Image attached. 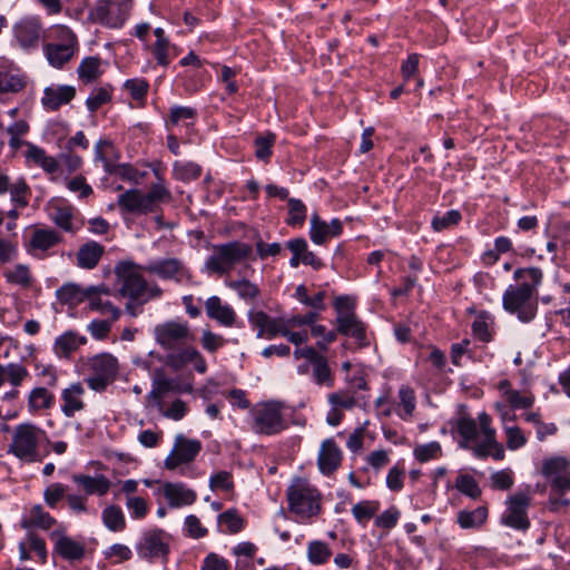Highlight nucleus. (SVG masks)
I'll use <instances>...</instances> for the list:
<instances>
[{"label": "nucleus", "instance_id": "1", "mask_svg": "<svg viewBox=\"0 0 570 570\" xmlns=\"http://www.w3.org/2000/svg\"><path fill=\"white\" fill-rule=\"evenodd\" d=\"M492 419L485 412L478 415V421L468 415H461L456 420V431L461 436L460 448L472 451L478 459L492 456L494 460H503L504 448L497 440L495 429L491 426Z\"/></svg>", "mask_w": 570, "mask_h": 570}, {"label": "nucleus", "instance_id": "2", "mask_svg": "<svg viewBox=\"0 0 570 570\" xmlns=\"http://www.w3.org/2000/svg\"><path fill=\"white\" fill-rule=\"evenodd\" d=\"M140 271L141 267L131 262H121L115 267V275L119 286L118 295L144 305L159 298L163 289L157 284H148Z\"/></svg>", "mask_w": 570, "mask_h": 570}, {"label": "nucleus", "instance_id": "3", "mask_svg": "<svg viewBox=\"0 0 570 570\" xmlns=\"http://www.w3.org/2000/svg\"><path fill=\"white\" fill-rule=\"evenodd\" d=\"M171 200L170 190L163 184L151 185L147 193L128 189L119 195L117 204L124 213L149 214L158 210L159 205Z\"/></svg>", "mask_w": 570, "mask_h": 570}, {"label": "nucleus", "instance_id": "4", "mask_svg": "<svg viewBox=\"0 0 570 570\" xmlns=\"http://www.w3.org/2000/svg\"><path fill=\"white\" fill-rule=\"evenodd\" d=\"M45 436L46 432L39 426L32 423H21L12 432L8 453L27 463L40 462L42 456L39 445Z\"/></svg>", "mask_w": 570, "mask_h": 570}, {"label": "nucleus", "instance_id": "5", "mask_svg": "<svg viewBox=\"0 0 570 570\" xmlns=\"http://www.w3.org/2000/svg\"><path fill=\"white\" fill-rule=\"evenodd\" d=\"M289 511L307 519L320 513L321 494L304 479H295L286 491Z\"/></svg>", "mask_w": 570, "mask_h": 570}, {"label": "nucleus", "instance_id": "6", "mask_svg": "<svg viewBox=\"0 0 570 570\" xmlns=\"http://www.w3.org/2000/svg\"><path fill=\"white\" fill-rule=\"evenodd\" d=\"M253 252L249 244L230 242L214 247L213 254L205 262V269L208 274L225 275L236 264L247 258Z\"/></svg>", "mask_w": 570, "mask_h": 570}, {"label": "nucleus", "instance_id": "7", "mask_svg": "<svg viewBox=\"0 0 570 570\" xmlns=\"http://www.w3.org/2000/svg\"><path fill=\"white\" fill-rule=\"evenodd\" d=\"M252 430L257 434L275 435L287 429L284 404L278 401L257 403L250 410Z\"/></svg>", "mask_w": 570, "mask_h": 570}, {"label": "nucleus", "instance_id": "8", "mask_svg": "<svg viewBox=\"0 0 570 570\" xmlns=\"http://www.w3.org/2000/svg\"><path fill=\"white\" fill-rule=\"evenodd\" d=\"M89 368L92 372L86 379L87 385L95 392H104L115 381L119 364L115 356L102 353L89 360Z\"/></svg>", "mask_w": 570, "mask_h": 570}, {"label": "nucleus", "instance_id": "9", "mask_svg": "<svg viewBox=\"0 0 570 570\" xmlns=\"http://www.w3.org/2000/svg\"><path fill=\"white\" fill-rule=\"evenodd\" d=\"M154 337L161 348L171 353L191 341L194 335L187 322L170 320L155 326Z\"/></svg>", "mask_w": 570, "mask_h": 570}, {"label": "nucleus", "instance_id": "10", "mask_svg": "<svg viewBox=\"0 0 570 570\" xmlns=\"http://www.w3.org/2000/svg\"><path fill=\"white\" fill-rule=\"evenodd\" d=\"M132 6V0H98L90 11L92 21L108 28H120Z\"/></svg>", "mask_w": 570, "mask_h": 570}, {"label": "nucleus", "instance_id": "11", "mask_svg": "<svg viewBox=\"0 0 570 570\" xmlns=\"http://www.w3.org/2000/svg\"><path fill=\"white\" fill-rule=\"evenodd\" d=\"M534 295L527 286L510 285L503 294V307L505 311L517 314L522 322H529L534 317L537 311Z\"/></svg>", "mask_w": 570, "mask_h": 570}, {"label": "nucleus", "instance_id": "12", "mask_svg": "<svg viewBox=\"0 0 570 570\" xmlns=\"http://www.w3.org/2000/svg\"><path fill=\"white\" fill-rule=\"evenodd\" d=\"M142 269L163 281H173L176 284H189L193 279L191 271L178 257H165L153 261Z\"/></svg>", "mask_w": 570, "mask_h": 570}, {"label": "nucleus", "instance_id": "13", "mask_svg": "<svg viewBox=\"0 0 570 570\" xmlns=\"http://www.w3.org/2000/svg\"><path fill=\"white\" fill-rule=\"evenodd\" d=\"M531 504L529 490L519 491L507 500V510L501 518V522L510 528L525 531L530 527L528 518V508Z\"/></svg>", "mask_w": 570, "mask_h": 570}, {"label": "nucleus", "instance_id": "14", "mask_svg": "<svg viewBox=\"0 0 570 570\" xmlns=\"http://www.w3.org/2000/svg\"><path fill=\"white\" fill-rule=\"evenodd\" d=\"M202 450V443L195 439H187L183 434L175 438L174 446L165 459L164 466L167 470H175L181 464H187L195 460Z\"/></svg>", "mask_w": 570, "mask_h": 570}, {"label": "nucleus", "instance_id": "15", "mask_svg": "<svg viewBox=\"0 0 570 570\" xmlns=\"http://www.w3.org/2000/svg\"><path fill=\"white\" fill-rule=\"evenodd\" d=\"M138 556L144 559H166L169 547L166 541V534L161 530H151L144 533L137 544Z\"/></svg>", "mask_w": 570, "mask_h": 570}, {"label": "nucleus", "instance_id": "16", "mask_svg": "<svg viewBox=\"0 0 570 570\" xmlns=\"http://www.w3.org/2000/svg\"><path fill=\"white\" fill-rule=\"evenodd\" d=\"M166 364L174 370H180L187 364H193L195 370L204 374L207 364L203 355L193 346H179L166 356Z\"/></svg>", "mask_w": 570, "mask_h": 570}, {"label": "nucleus", "instance_id": "17", "mask_svg": "<svg viewBox=\"0 0 570 570\" xmlns=\"http://www.w3.org/2000/svg\"><path fill=\"white\" fill-rule=\"evenodd\" d=\"M309 372L315 384L327 389L334 386V375L324 355L317 353L309 363H303L297 366V373L301 375H306Z\"/></svg>", "mask_w": 570, "mask_h": 570}, {"label": "nucleus", "instance_id": "18", "mask_svg": "<svg viewBox=\"0 0 570 570\" xmlns=\"http://www.w3.org/2000/svg\"><path fill=\"white\" fill-rule=\"evenodd\" d=\"M250 324L258 328L257 337L273 338L284 332V317L273 318L263 311L249 312Z\"/></svg>", "mask_w": 570, "mask_h": 570}, {"label": "nucleus", "instance_id": "19", "mask_svg": "<svg viewBox=\"0 0 570 570\" xmlns=\"http://www.w3.org/2000/svg\"><path fill=\"white\" fill-rule=\"evenodd\" d=\"M41 23L38 18H26L19 21L14 28V37L23 49L36 48L41 36Z\"/></svg>", "mask_w": 570, "mask_h": 570}, {"label": "nucleus", "instance_id": "20", "mask_svg": "<svg viewBox=\"0 0 570 570\" xmlns=\"http://www.w3.org/2000/svg\"><path fill=\"white\" fill-rule=\"evenodd\" d=\"M191 392V386L181 387L173 377L165 374L164 370L158 368L153 374V389L148 393V399L160 402L167 393Z\"/></svg>", "mask_w": 570, "mask_h": 570}, {"label": "nucleus", "instance_id": "21", "mask_svg": "<svg viewBox=\"0 0 570 570\" xmlns=\"http://www.w3.org/2000/svg\"><path fill=\"white\" fill-rule=\"evenodd\" d=\"M205 311L210 320L216 321L222 326L233 327L236 323L237 315L234 308L216 295L206 299Z\"/></svg>", "mask_w": 570, "mask_h": 570}, {"label": "nucleus", "instance_id": "22", "mask_svg": "<svg viewBox=\"0 0 570 570\" xmlns=\"http://www.w3.org/2000/svg\"><path fill=\"white\" fill-rule=\"evenodd\" d=\"M341 461L342 452L334 440L327 439L323 441L317 458L320 471L323 474L330 475L340 466Z\"/></svg>", "mask_w": 570, "mask_h": 570}, {"label": "nucleus", "instance_id": "23", "mask_svg": "<svg viewBox=\"0 0 570 570\" xmlns=\"http://www.w3.org/2000/svg\"><path fill=\"white\" fill-rule=\"evenodd\" d=\"M163 494L171 508L193 504L197 494L184 483L166 482L163 485Z\"/></svg>", "mask_w": 570, "mask_h": 570}, {"label": "nucleus", "instance_id": "24", "mask_svg": "<svg viewBox=\"0 0 570 570\" xmlns=\"http://www.w3.org/2000/svg\"><path fill=\"white\" fill-rule=\"evenodd\" d=\"M337 332L356 340L360 346L365 345V325L352 312L340 313L336 318Z\"/></svg>", "mask_w": 570, "mask_h": 570}, {"label": "nucleus", "instance_id": "25", "mask_svg": "<svg viewBox=\"0 0 570 570\" xmlns=\"http://www.w3.org/2000/svg\"><path fill=\"white\" fill-rule=\"evenodd\" d=\"M76 96L72 86L47 87L41 99L42 106L48 110H57L62 105L70 102Z\"/></svg>", "mask_w": 570, "mask_h": 570}, {"label": "nucleus", "instance_id": "26", "mask_svg": "<svg viewBox=\"0 0 570 570\" xmlns=\"http://www.w3.org/2000/svg\"><path fill=\"white\" fill-rule=\"evenodd\" d=\"M87 343V338L75 331H67L59 335L53 343V352L60 358H69L81 345Z\"/></svg>", "mask_w": 570, "mask_h": 570}, {"label": "nucleus", "instance_id": "27", "mask_svg": "<svg viewBox=\"0 0 570 570\" xmlns=\"http://www.w3.org/2000/svg\"><path fill=\"white\" fill-rule=\"evenodd\" d=\"M71 480L79 485L86 495L97 494L102 497L107 494L111 485V482L102 474L97 476L72 474Z\"/></svg>", "mask_w": 570, "mask_h": 570}, {"label": "nucleus", "instance_id": "28", "mask_svg": "<svg viewBox=\"0 0 570 570\" xmlns=\"http://www.w3.org/2000/svg\"><path fill=\"white\" fill-rule=\"evenodd\" d=\"M83 393L85 389L79 382L71 384L62 391L61 400L63 404L61 411L67 417H72L76 412L85 407V403L81 400Z\"/></svg>", "mask_w": 570, "mask_h": 570}, {"label": "nucleus", "instance_id": "29", "mask_svg": "<svg viewBox=\"0 0 570 570\" xmlns=\"http://www.w3.org/2000/svg\"><path fill=\"white\" fill-rule=\"evenodd\" d=\"M105 247L97 242H87L77 252V265L83 269H92L100 262Z\"/></svg>", "mask_w": 570, "mask_h": 570}, {"label": "nucleus", "instance_id": "30", "mask_svg": "<svg viewBox=\"0 0 570 570\" xmlns=\"http://www.w3.org/2000/svg\"><path fill=\"white\" fill-rule=\"evenodd\" d=\"M85 546L70 537L60 535L55 543L53 552L62 559L73 562L85 557Z\"/></svg>", "mask_w": 570, "mask_h": 570}, {"label": "nucleus", "instance_id": "31", "mask_svg": "<svg viewBox=\"0 0 570 570\" xmlns=\"http://www.w3.org/2000/svg\"><path fill=\"white\" fill-rule=\"evenodd\" d=\"M26 158L28 161L40 166L48 174H55L58 170V161L55 157L48 156L45 149L33 145L32 142H26Z\"/></svg>", "mask_w": 570, "mask_h": 570}, {"label": "nucleus", "instance_id": "32", "mask_svg": "<svg viewBox=\"0 0 570 570\" xmlns=\"http://www.w3.org/2000/svg\"><path fill=\"white\" fill-rule=\"evenodd\" d=\"M29 376L27 367L20 363L0 364V387L9 382L13 387L20 386Z\"/></svg>", "mask_w": 570, "mask_h": 570}, {"label": "nucleus", "instance_id": "33", "mask_svg": "<svg viewBox=\"0 0 570 570\" xmlns=\"http://www.w3.org/2000/svg\"><path fill=\"white\" fill-rule=\"evenodd\" d=\"M57 298L61 304L76 306L88 299V287L69 283L57 289Z\"/></svg>", "mask_w": 570, "mask_h": 570}, {"label": "nucleus", "instance_id": "34", "mask_svg": "<svg viewBox=\"0 0 570 570\" xmlns=\"http://www.w3.org/2000/svg\"><path fill=\"white\" fill-rule=\"evenodd\" d=\"M75 53V47L71 43H50L46 47V56L51 66L61 68Z\"/></svg>", "mask_w": 570, "mask_h": 570}, {"label": "nucleus", "instance_id": "35", "mask_svg": "<svg viewBox=\"0 0 570 570\" xmlns=\"http://www.w3.org/2000/svg\"><path fill=\"white\" fill-rule=\"evenodd\" d=\"M118 151L108 139H100L95 146V159L101 161L106 173L111 170L118 159Z\"/></svg>", "mask_w": 570, "mask_h": 570}, {"label": "nucleus", "instance_id": "36", "mask_svg": "<svg viewBox=\"0 0 570 570\" xmlns=\"http://www.w3.org/2000/svg\"><path fill=\"white\" fill-rule=\"evenodd\" d=\"M542 271L538 267L518 268L513 277L520 287H529L530 292L537 293V288L542 281Z\"/></svg>", "mask_w": 570, "mask_h": 570}, {"label": "nucleus", "instance_id": "37", "mask_svg": "<svg viewBox=\"0 0 570 570\" xmlns=\"http://www.w3.org/2000/svg\"><path fill=\"white\" fill-rule=\"evenodd\" d=\"M55 403V395L46 387H35L28 397L29 411L35 413L41 410L50 409Z\"/></svg>", "mask_w": 570, "mask_h": 570}, {"label": "nucleus", "instance_id": "38", "mask_svg": "<svg viewBox=\"0 0 570 570\" xmlns=\"http://www.w3.org/2000/svg\"><path fill=\"white\" fill-rule=\"evenodd\" d=\"M56 523V520L45 511L42 505L37 504L30 509L29 517L23 520L22 525L24 528H40L43 530L50 529Z\"/></svg>", "mask_w": 570, "mask_h": 570}, {"label": "nucleus", "instance_id": "39", "mask_svg": "<svg viewBox=\"0 0 570 570\" xmlns=\"http://www.w3.org/2000/svg\"><path fill=\"white\" fill-rule=\"evenodd\" d=\"M488 518V509L479 507L475 510H462L458 513V523L462 529L480 528Z\"/></svg>", "mask_w": 570, "mask_h": 570}, {"label": "nucleus", "instance_id": "40", "mask_svg": "<svg viewBox=\"0 0 570 570\" xmlns=\"http://www.w3.org/2000/svg\"><path fill=\"white\" fill-rule=\"evenodd\" d=\"M307 560L314 566L326 563L332 557V550L326 542L313 540L307 544Z\"/></svg>", "mask_w": 570, "mask_h": 570}, {"label": "nucleus", "instance_id": "41", "mask_svg": "<svg viewBox=\"0 0 570 570\" xmlns=\"http://www.w3.org/2000/svg\"><path fill=\"white\" fill-rule=\"evenodd\" d=\"M101 519L106 528L118 532L126 528V519L122 510L117 505H109L102 510Z\"/></svg>", "mask_w": 570, "mask_h": 570}, {"label": "nucleus", "instance_id": "42", "mask_svg": "<svg viewBox=\"0 0 570 570\" xmlns=\"http://www.w3.org/2000/svg\"><path fill=\"white\" fill-rule=\"evenodd\" d=\"M570 471V461L564 456H551L542 462V474L546 478H554Z\"/></svg>", "mask_w": 570, "mask_h": 570}, {"label": "nucleus", "instance_id": "43", "mask_svg": "<svg viewBox=\"0 0 570 570\" xmlns=\"http://www.w3.org/2000/svg\"><path fill=\"white\" fill-rule=\"evenodd\" d=\"M60 242V236L52 229H36L30 244L33 248L47 250Z\"/></svg>", "mask_w": 570, "mask_h": 570}, {"label": "nucleus", "instance_id": "44", "mask_svg": "<svg viewBox=\"0 0 570 570\" xmlns=\"http://www.w3.org/2000/svg\"><path fill=\"white\" fill-rule=\"evenodd\" d=\"M100 65L101 60L98 57L85 58L78 67L79 79L86 83L96 80L101 73Z\"/></svg>", "mask_w": 570, "mask_h": 570}, {"label": "nucleus", "instance_id": "45", "mask_svg": "<svg viewBox=\"0 0 570 570\" xmlns=\"http://www.w3.org/2000/svg\"><path fill=\"white\" fill-rule=\"evenodd\" d=\"M200 173V166L191 161H176L173 167L174 177L183 181L194 180L199 177Z\"/></svg>", "mask_w": 570, "mask_h": 570}, {"label": "nucleus", "instance_id": "46", "mask_svg": "<svg viewBox=\"0 0 570 570\" xmlns=\"http://www.w3.org/2000/svg\"><path fill=\"white\" fill-rule=\"evenodd\" d=\"M288 217L286 219L289 226H302L306 219L307 208L301 199L288 198Z\"/></svg>", "mask_w": 570, "mask_h": 570}, {"label": "nucleus", "instance_id": "47", "mask_svg": "<svg viewBox=\"0 0 570 570\" xmlns=\"http://www.w3.org/2000/svg\"><path fill=\"white\" fill-rule=\"evenodd\" d=\"M7 281L21 287H29L32 283V276L27 265L18 264L4 273Z\"/></svg>", "mask_w": 570, "mask_h": 570}, {"label": "nucleus", "instance_id": "48", "mask_svg": "<svg viewBox=\"0 0 570 570\" xmlns=\"http://www.w3.org/2000/svg\"><path fill=\"white\" fill-rule=\"evenodd\" d=\"M309 237L316 245H322L328 237H332L328 229V224L320 218L317 214L311 217Z\"/></svg>", "mask_w": 570, "mask_h": 570}, {"label": "nucleus", "instance_id": "49", "mask_svg": "<svg viewBox=\"0 0 570 570\" xmlns=\"http://www.w3.org/2000/svg\"><path fill=\"white\" fill-rule=\"evenodd\" d=\"M413 454L419 462L424 463L440 458L442 455V448L439 442L432 441L426 444L416 445L413 450Z\"/></svg>", "mask_w": 570, "mask_h": 570}, {"label": "nucleus", "instance_id": "50", "mask_svg": "<svg viewBox=\"0 0 570 570\" xmlns=\"http://www.w3.org/2000/svg\"><path fill=\"white\" fill-rule=\"evenodd\" d=\"M51 219L61 229L75 233L72 225V208L70 206H56L51 213Z\"/></svg>", "mask_w": 570, "mask_h": 570}, {"label": "nucleus", "instance_id": "51", "mask_svg": "<svg viewBox=\"0 0 570 570\" xmlns=\"http://www.w3.org/2000/svg\"><path fill=\"white\" fill-rule=\"evenodd\" d=\"M504 401L512 410L530 409L534 403V395L529 391L514 390L508 392V397Z\"/></svg>", "mask_w": 570, "mask_h": 570}, {"label": "nucleus", "instance_id": "52", "mask_svg": "<svg viewBox=\"0 0 570 570\" xmlns=\"http://www.w3.org/2000/svg\"><path fill=\"white\" fill-rule=\"evenodd\" d=\"M108 174L117 175L120 178L128 180L132 184H140L147 175L146 173L139 171L130 164H116L111 168V170L108 171Z\"/></svg>", "mask_w": 570, "mask_h": 570}, {"label": "nucleus", "instance_id": "53", "mask_svg": "<svg viewBox=\"0 0 570 570\" xmlns=\"http://www.w3.org/2000/svg\"><path fill=\"white\" fill-rule=\"evenodd\" d=\"M87 301L89 302L88 307L90 311H96L101 314H110L111 321H117L121 315L118 307L109 301H104L99 295L88 296Z\"/></svg>", "mask_w": 570, "mask_h": 570}, {"label": "nucleus", "instance_id": "54", "mask_svg": "<svg viewBox=\"0 0 570 570\" xmlns=\"http://www.w3.org/2000/svg\"><path fill=\"white\" fill-rule=\"evenodd\" d=\"M220 525L226 527V532L237 533L244 528V519L237 513L236 510H227L218 515Z\"/></svg>", "mask_w": 570, "mask_h": 570}, {"label": "nucleus", "instance_id": "55", "mask_svg": "<svg viewBox=\"0 0 570 570\" xmlns=\"http://www.w3.org/2000/svg\"><path fill=\"white\" fill-rule=\"evenodd\" d=\"M455 488L471 499H478L481 495V489L478 482L469 474H460L455 479Z\"/></svg>", "mask_w": 570, "mask_h": 570}, {"label": "nucleus", "instance_id": "56", "mask_svg": "<svg viewBox=\"0 0 570 570\" xmlns=\"http://www.w3.org/2000/svg\"><path fill=\"white\" fill-rule=\"evenodd\" d=\"M400 406L403 413L400 416L404 420L410 419L415 410V394L414 391L409 386H401L399 390Z\"/></svg>", "mask_w": 570, "mask_h": 570}, {"label": "nucleus", "instance_id": "57", "mask_svg": "<svg viewBox=\"0 0 570 570\" xmlns=\"http://www.w3.org/2000/svg\"><path fill=\"white\" fill-rule=\"evenodd\" d=\"M461 220V213L455 209H451L443 215H436L432 219V228L435 232H442L452 226H455Z\"/></svg>", "mask_w": 570, "mask_h": 570}, {"label": "nucleus", "instance_id": "58", "mask_svg": "<svg viewBox=\"0 0 570 570\" xmlns=\"http://www.w3.org/2000/svg\"><path fill=\"white\" fill-rule=\"evenodd\" d=\"M24 87V80L8 71H0V94L18 92Z\"/></svg>", "mask_w": 570, "mask_h": 570}, {"label": "nucleus", "instance_id": "59", "mask_svg": "<svg viewBox=\"0 0 570 570\" xmlns=\"http://www.w3.org/2000/svg\"><path fill=\"white\" fill-rule=\"evenodd\" d=\"M228 286L235 289L240 298L246 301H253L259 294L258 287L254 283L245 278L239 281H233L228 283Z\"/></svg>", "mask_w": 570, "mask_h": 570}, {"label": "nucleus", "instance_id": "60", "mask_svg": "<svg viewBox=\"0 0 570 570\" xmlns=\"http://www.w3.org/2000/svg\"><path fill=\"white\" fill-rule=\"evenodd\" d=\"M377 510V502L362 501L352 507V514L360 523H363L373 518Z\"/></svg>", "mask_w": 570, "mask_h": 570}, {"label": "nucleus", "instance_id": "61", "mask_svg": "<svg viewBox=\"0 0 570 570\" xmlns=\"http://www.w3.org/2000/svg\"><path fill=\"white\" fill-rule=\"evenodd\" d=\"M276 136L273 132H267L264 136H258L255 139V155L261 160H267L272 155V147L275 144Z\"/></svg>", "mask_w": 570, "mask_h": 570}, {"label": "nucleus", "instance_id": "62", "mask_svg": "<svg viewBox=\"0 0 570 570\" xmlns=\"http://www.w3.org/2000/svg\"><path fill=\"white\" fill-rule=\"evenodd\" d=\"M503 430L507 436V446L509 450L514 451L527 444V438L519 426L505 425Z\"/></svg>", "mask_w": 570, "mask_h": 570}, {"label": "nucleus", "instance_id": "63", "mask_svg": "<svg viewBox=\"0 0 570 570\" xmlns=\"http://www.w3.org/2000/svg\"><path fill=\"white\" fill-rule=\"evenodd\" d=\"M472 333L481 342H490L492 340L489 317L485 314H480L475 317L472 323Z\"/></svg>", "mask_w": 570, "mask_h": 570}, {"label": "nucleus", "instance_id": "64", "mask_svg": "<svg viewBox=\"0 0 570 570\" xmlns=\"http://www.w3.org/2000/svg\"><path fill=\"white\" fill-rule=\"evenodd\" d=\"M328 402L333 407H337L340 410H351L357 404L354 395L346 391H338L330 394Z\"/></svg>", "mask_w": 570, "mask_h": 570}]
</instances>
